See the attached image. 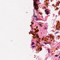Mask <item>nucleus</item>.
Returning <instances> with one entry per match:
<instances>
[{
  "label": "nucleus",
  "mask_w": 60,
  "mask_h": 60,
  "mask_svg": "<svg viewBox=\"0 0 60 60\" xmlns=\"http://www.w3.org/2000/svg\"><path fill=\"white\" fill-rule=\"evenodd\" d=\"M46 12V14L47 15H48L49 14V12L48 11H46V12Z\"/></svg>",
  "instance_id": "obj_1"
},
{
  "label": "nucleus",
  "mask_w": 60,
  "mask_h": 60,
  "mask_svg": "<svg viewBox=\"0 0 60 60\" xmlns=\"http://www.w3.org/2000/svg\"><path fill=\"white\" fill-rule=\"evenodd\" d=\"M34 44H35L34 43V42H33L32 43H31V46H33V45H34Z\"/></svg>",
  "instance_id": "obj_2"
},
{
  "label": "nucleus",
  "mask_w": 60,
  "mask_h": 60,
  "mask_svg": "<svg viewBox=\"0 0 60 60\" xmlns=\"http://www.w3.org/2000/svg\"><path fill=\"white\" fill-rule=\"evenodd\" d=\"M40 0H34L33 1H34V2H36V1H39Z\"/></svg>",
  "instance_id": "obj_3"
},
{
  "label": "nucleus",
  "mask_w": 60,
  "mask_h": 60,
  "mask_svg": "<svg viewBox=\"0 0 60 60\" xmlns=\"http://www.w3.org/2000/svg\"><path fill=\"white\" fill-rule=\"evenodd\" d=\"M32 48H35L36 47V46H32Z\"/></svg>",
  "instance_id": "obj_4"
},
{
  "label": "nucleus",
  "mask_w": 60,
  "mask_h": 60,
  "mask_svg": "<svg viewBox=\"0 0 60 60\" xmlns=\"http://www.w3.org/2000/svg\"><path fill=\"white\" fill-rule=\"evenodd\" d=\"M47 9H46V10H45V12H46L47 11H47Z\"/></svg>",
  "instance_id": "obj_5"
},
{
  "label": "nucleus",
  "mask_w": 60,
  "mask_h": 60,
  "mask_svg": "<svg viewBox=\"0 0 60 60\" xmlns=\"http://www.w3.org/2000/svg\"><path fill=\"white\" fill-rule=\"evenodd\" d=\"M55 56H56V57H57V56H58V55H55Z\"/></svg>",
  "instance_id": "obj_6"
},
{
  "label": "nucleus",
  "mask_w": 60,
  "mask_h": 60,
  "mask_svg": "<svg viewBox=\"0 0 60 60\" xmlns=\"http://www.w3.org/2000/svg\"><path fill=\"white\" fill-rule=\"evenodd\" d=\"M38 20V19H36V21H37Z\"/></svg>",
  "instance_id": "obj_7"
},
{
  "label": "nucleus",
  "mask_w": 60,
  "mask_h": 60,
  "mask_svg": "<svg viewBox=\"0 0 60 60\" xmlns=\"http://www.w3.org/2000/svg\"><path fill=\"white\" fill-rule=\"evenodd\" d=\"M59 33V32H56V34H57V33Z\"/></svg>",
  "instance_id": "obj_8"
},
{
  "label": "nucleus",
  "mask_w": 60,
  "mask_h": 60,
  "mask_svg": "<svg viewBox=\"0 0 60 60\" xmlns=\"http://www.w3.org/2000/svg\"><path fill=\"white\" fill-rule=\"evenodd\" d=\"M38 24V25H40V26H41V24Z\"/></svg>",
  "instance_id": "obj_9"
},
{
  "label": "nucleus",
  "mask_w": 60,
  "mask_h": 60,
  "mask_svg": "<svg viewBox=\"0 0 60 60\" xmlns=\"http://www.w3.org/2000/svg\"><path fill=\"white\" fill-rule=\"evenodd\" d=\"M44 29H47V28L46 27H45V28H44Z\"/></svg>",
  "instance_id": "obj_10"
},
{
  "label": "nucleus",
  "mask_w": 60,
  "mask_h": 60,
  "mask_svg": "<svg viewBox=\"0 0 60 60\" xmlns=\"http://www.w3.org/2000/svg\"><path fill=\"white\" fill-rule=\"evenodd\" d=\"M41 46H44V45H41Z\"/></svg>",
  "instance_id": "obj_11"
},
{
  "label": "nucleus",
  "mask_w": 60,
  "mask_h": 60,
  "mask_svg": "<svg viewBox=\"0 0 60 60\" xmlns=\"http://www.w3.org/2000/svg\"><path fill=\"white\" fill-rule=\"evenodd\" d=\"M38 30L37 32H39V30Z\"/></svg>",
  "instance_id": "obj_12"
},
{
  "label": "nucleus",
  "mask_w": 60,
  "mask_h": 60,
  "mask_svg": "<svg viewBox=\"0 0 60 60\" xmlns=\"http://www.w3.org/2000/svg\"><path fill=\"white\" fill-rule=\"evenodd\" d=\"M35 17H36V18L37 16H35Z\"/></svg>",
  "instance_id": "obj_13"
},
{
  "label": "nucleus",
  "mask_w": 60,
  "mask_h": 60,
  "mask_svg": "<svg viewBox=\"0 0 60 60\" xmlns=\"http://www.w3.org/2000/svg\"><path fill=\"white\" fill-rule=\"evenodd\" d=\"M45 45H46L47 44H46V43H45Z\"/></svg>",
  "instance_id": "obj_14"
},
{
  "label": "nucleus",
  "mask_w": 60,
  "mask_h": 60,
  "mask_svg": "<svg viewBox=\"0 0 60 60\" xmlns=\"http://www.w3.org/2000/svg\"><path fill=\"white\" fill-rule=\"evenodd\" d=\"M34 9H36V7L34 8Z\"/></svg>",
  "instance_id": "obj_15"
},
{
  "label": "nucleus",
  "mask_w": 60,
  "mask_h": 60,
  "mask_svg": "<svg viewBox=\"0 0 60 60\" xmlns=\"http://www.w3.org/2000/svg\"><path fill=\"white\" fill-rule=\"evenodd\" d=\"M39 40H41V39H40V38H39Z\"/></svg>",
  "instance_id": "obj_16"
},
{
  "label": "nucleus",
  "mask_w": 60,
  "mask_h": 60,
  "mask_svg": "<svg viewBox=\"0 0 60 60\" xmlns=\"http://www.w3.org/2000/svg\"><path fill=\"white\" fill-rule=\"evenodd\" d=\"M47 44H49V43H47Z\"/></svg>",
  "instance_id": "obj_17"
},
{
  "label": "nucleus",
  "mask_w": 60,
  "mask_h": 60,
  "mask_svg": "<svg viewBox=\"0 0 60 60\" xmlns=\"http://www.w3.org/2000/svg\"><path fill=\"white\" fill-rule=\"evenodd\" d=\"M60 58V57H59V58Z\"/></svg>",
  "instance_id": "obj_18"
},
{
  "label": "nucleus",
  "mask_w": 60,
  "mask_h": 60,
  "mask_svg": "<svg viewBox=\"0 0 60 60\" xmlns=\"http://www.w3.org/2000/svg\"><path fill=\"white\" fill-rule=\"evenodd\" d=\"M36 28H38V27L37 26V27H36Z\"/></svg>",
  "instance_id": "obj_19"
},
{
  "label": "nucleus",
  "mask_w": 60,
  "mask_h": 60,
  "mask_svg": "<svg viewBox=\"0 0 60 60\" xmlns=\"http://www.w3.org/2000/svg\"><path fill=\"white\" fill-rule=\"evenodd\" d=\"M42 40H43V38H42Z\"/></svg>",
  "instance_id": "obj_20"
},
{
  "label": "nucleus",
  "mask_w": 60,
  "mask_h": 60,
  "mask_svg": "<svg viewBox=\"0 0 60 60\" xmlns=\"http://www.w3.org/2000/svg\"><path fill=\"white\" fill-rule=\"evenodd\" d=\"M44 43H45V42H44Z\"/></svg>",
  "instance_id": "obj_21"
},
{
  "label": "nucleus",
  "mask_w": 60,
  "mask_h": 60,
  "mask_svg": "<svg viewBox=\"0 0 60 60\" xmlns=\"http://www.w3.org/2000/svg\"><path fill=\"white\" fill-rule=\"evenodd\" d=\"M43 37V38H44V37Z\"/></svg>",
  "instance_id": "obj_22"
},
{
  "label": "nucleus",
  "mask_w": 60,
  "mask_h": 60,
  "mask_svg": "<svg viewBox=\"0 0 60 60\" xmlns=\"http://www.w3.org/2000/svg\"><path fill=\"white\" fill-rule=\"evenodd\" d=\"M37 9H38V8H37Z\"/></svg>",
  "instance_id": "obj_23"
},
{
  "label": "nucleus",
  "mask_w": 60,
  "mask_h": 60,
  "mask_svg": "<svg viewBox=\"0 0 60 60\" xmlns=\"http://www.w3.org/2000/svg\"><path fill=\"white\" fill-rule=\"evenodd\" d=\"M30 32H31V31H30Z\"/></svg>",
  "instance_id": "obj_24"
}]
</instances>
